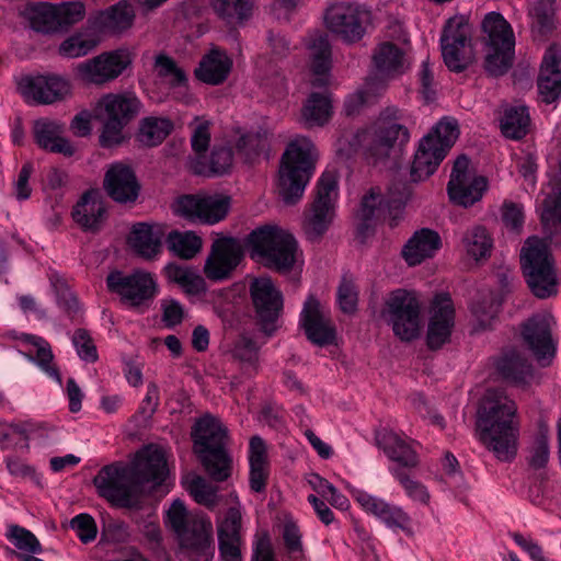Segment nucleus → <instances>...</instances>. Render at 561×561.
Listing matches in <instances>:
<instances>
[{
	"mask_svg": "<svg viewBox=\"0 0 561 561\" xmlns=\"http://www.w3.org/2000/svg\"><path fill=\"white\" fill-rule=\"evenodd\" d=\"M140 105V101L133 93H110L101 99L103 129L100 145L103 148H111L123 141V129L138 115Z\"/></svg>",
	"mask_w": 561,
	"mask_h": 561,
	"instance_id": "9",
	"label": "nucleus"
},
{
	"mask_svg": "<svg viewBox=\"0 0 561 561\" xmlns=\"http://www.w3.org/2000/svg\"><path fill=\"white\" fill-rule=\"evenodd\" d=\"M241 512L237 506L230 507L218 524V539H241Z\"/></svg>",
	"mask_w": 561,
	"mask_h": 561,
	"instance_id": "64",
	"label": "nucleus"
},
{
	"mask_svg": "<svg viewBox=\"0 0 561 561\" xmlns=\"http://www.w3.org/2000/svg\"><path fill=\"white\" fill-rule=\"evenodd\" d=\"M165 524L176 534L188 561H210L214 557L211 524L202 517L190 516L180 499L167 511Z\"/></svg>",
	"mask_w": 561,
	"mask_h": 561,
	"instance_id": "4",
	"label": "nucleus"
},
{
	"mask_svg": "<svg viewBox=\"0 0 561 561\" xmlns=\"http://www.w3.org/2000/svg\"><path fill=\"white\" fill-rule=\"evenodd\" d=\"M367 12L356 3L339 2L331 5L325 14V22L329 30L345 42L354 43L365 34L363 26Z\"/></svg>",
	"mask_w": 561,
	"mask_h": 561,
	"instance_id": "21",
	"label": "nucleus"
},
{
	"mask_svg": "<svg viewBox=\"0 0 561 561\" xmlns=\"http://www.w3.org/2000/svg\"><path fill=\"white\" fill-rule=\"evenodd\" d=\"M382 317L401 341L410 342L420 335L421 302L414 291L392 290L386 298Z\"/></svg>",
	"mask_w": 561,
	"mask_h": 561,
	"instance_id": "10",
	"label": "nucleus"
},
{
	"mask_svg": "<svg viewBox=\"0 0 561 561\" xmlns=\"http://www.w3.org/2000/svg\"><path fill=\"white\" fill-rule=\"evenodd\" d=\"M249 289L256 323L266 335H272L283 311V295L267 276L253 278Z\"/></svg>",
	"mask_w": 561,
	"mask_h": 561,
	"instance_id": "14",
	"label": "nucleus"
},
{
	"mask_svg": "<svg viewBox=\"0 0 561 561\" xmlns=\"http://www.w3.org/2000/svg\"><path fill=\"white\" fill-rule=\"evenodd\" d=\"M233 153L228 147H215L209 162L204 157H198L192 163V171L197 175L213 176L225 174L232 165Z\"/></svg>",
	"mask_w": 561,
	"mask_h": 561,
	"instance_id": "46",
	"label": "nucleus"
},
{
	"mask_svg": "<svg viewBox=\"0 0 561 561\" xmlns=\"http://www.w3.org/2000/svg\"><path fill=\"white\" fill-rule=\"evenodd\" d=\"M167 460L158 448L146 447L130 465L114 462L101 468L93 478L100 496L117 507H137L145 485H161L167 477Z\"/></svg>",
	"mask_w": 561,
	"mask_h": 561,
	"instance_id": "1",
	"label": "nucleus"
},
{
	"mask_svg": "<svg viewBox=\"0 0 561 561\" xmlns=\"http://www.w3.org/2000/svg\"><path fill=\"white\" fill-rule=\"evenodd\" d=\"M215 14L227 24L241 23L252 13V0H208Z\"/></svg>",
	"mask_w": 561,
	"mask_h": 561,
	"instance_id": "48",
	"label": "nucleus"
},
{
	"mask_svg": "<svg viewBox=\"0 0 561 561\" xmlns=\"http://www.w3.org/2000/svg\"><path fill=\"white\" fill-rule=\"evenodd\" d=\"M20 340L36 348V354L22 353L30 362L35 363L45 374L61 383V376L58 368L51 365L54 354L49 343L37 335L22 334Z\"/></svg>",
	"mask_w": 561,
	"mask_h": 561,
	"instance_id": "44",
	"label": "nucleus"
},
{
	"mask_svg": "<svg viewBox=\"0 0 561 561\" xmlns=\"http://www.w3.org/2000/svg\"><path fill=\"white\" fill-rule=\"evenodd\" d=\"M386 455L402 468H414L419 465V456L412 442L394 432H387L379 440Z\"/></svg>",
	"mask_w": 561,
	"mask_h": 561,
	"instance_id": "39",
	"label": "nucleus"
},
{
	"mask_svg": "<svg viewBox=\"0 0 561 561\" xmlns=\"http://www.w3.org/2000/svg\"><path fill=\"white\" fill-rule=\"evenodd\" d=\"M24 15L30 21L32 28L37 32L55 33L59 31L56 4L47 2L28 3L24 9Z\"/></svg>",
	"mask_w": 561,
	"mask_h": 561,
	"instance_id": "45",
	"label": "nucleus"
},
{
	"mask_svg": "<svg viewBox=\"0 0 561 561\" xmlns=\"http://www.w3.org/2000/svg\"><path fill=\"white\" fill-rule=\"evenodd\" d=\"M459 136L454 119H442L425 135L419 145L411 167L412 181L419 182L432 175Z\"/></svg>",
	"mask_w": 561,
	"mask_h": 561,
	"instance_id": "8",
	"label": "nucleus"
},
{
	"mask_svg": "<svg viewBox=\"0 0 561 561\" xmlns=\"http://www.w3.org/2000/svg\"><path fill=\"white\" fill-rule=\"evenodd\" d=\"M554 318L548 312L537 313L522 325L524 344L538 364L549 366L556 355L557 340L552 335Z\"/></svg>",
	"mask_w": 561,
	"mask_h": 561,
	"instance_id": "15",
	"label": "nucleus"
},
{
	"mask_svg": "<svg viewBox=\"0 0 561 561\" xmlns=\"http://www.w3.org/2000/svg\"><path fill=\"white\" fill-rule=\"evenodd\" d=\"M242 257L240 243L233 238H220L214 241L206 260L204 273L210 280H222L229 277Z\"/></svg>",
	"mask_w": 561,
	"mask_h": 561,
	"instance_id": "25",
	"label": "nucleus"
},
{
	"mask_svg": "<svg viewBox=\"0 0 561 561\" xmlns=\"http://www.w3.org/2000/svg\"><path fill=\"white\" fill-rule=\"evenodd\" d=\"M104 188L115 202L130 203L138 197L140 186L129 167L116 163L105 174Z\"/></svg>",
	"mask_w": 561,
	"mask_h": 561,
	"instance_id": "28",
	"label": "nucleus"
},
{
	"mask_svg": "<svg viewBox=\"0 0 561 561\" xmlns=\"http://www.w3.org/2000/svg\"><path fill=\"white\" fill-rule=\"evenodd\" d=\"M236 147L247 162H253L263 151L265 138L259 133H248L238 139Z\"/></svg>",
	"mask_w": 561,
	"mask_h": 561,
	"instance_id": "61",
	"label": "nucleus"
},
{
	"mask_svg": "<svg viewBox=\"0 0 561 561\" xmlns=\"http://www.w3.org/2000/svg\"><path fill=\"white\" fill-rule=\"evenodd\" d=\"M33 131L39 148L66 157H71L75 153L73 146L64 137L65 126L62 124L42 118L34 123Z\"/></svg>",
	"mask_w": 561,
	"mask_h": 561,
	"instance_id": "31",
	"label": "nucleus"
},
{
	"mask_svg": "<svg viewBox=\"0 0 561 561\" xmlns=\"http://www.w3.org/2000/svg\"><path fill=\"white\" fill-rule=\"evenodd\" d=\"M313 87H327L330 82V70L332 66L331 45L327 35L314 36L309 45Z\"/></svg>",
	"mask_w": 561,
	"mask_h": 561,
	"instance_id": "36",
	"label": "nucleus"
},
{
	"mask_svg": "<svg viewBox=\"0 0 561 561\" xmlns=\"http://www.w3.org/2000/svg\"><path fill=\"white\" fill-rule=\"evenodd\" d=\"M186 491L193 496L195 502L214 510L219 503L218 489L208 483L201 476H193L183 480Z\"/></svg>",
	"mask_w": 561,
	"mask_h": 561,
	"instance_id": "53",
	"label": "nucleus"
},
{
	"mask_svg": "<svg viewBox=\"0 0 561 561\" xmlns=\"http://www.w3.org/2000/svg\"><path fill=\"white\" fill-rule=\"evenodd\" d=\"M541 221L545 226H561V162L558 176L551 184V192L542 202Z\"/></svg>",
	"mask_w": 561,
	"mask_h": 561,
	"instance_id": "54",
	"label": "nucleus"
},
{
	"mask_svg": "<svg viewBox=\"0 0 561 561\" xmlns=\"http://www.w3.org/2000/svg\"><path fill=\"white\" fill-rule=\"evenodd\" d=\"M251 257L277 272H288L297 260L298 243L294 236L274 226L253 230L248 237Z\"/></svg>",
	"mask_w": 561,
	"mask_h": 561,
	"instance_id": "6",
	"label": "nucleus"
},
{
	"mask_svg": "<svg viewBox=\"0 0 561 561\" xmlns=\"http://www.w3.org/2000/svg\"><path fill=\"white\" fill-rule=\"evenodd\" d=\"M105 214L103 202L93 192H87L73 207V220L85 230L99 229Z\"/></svg>",
	"mask_w": 561,
	"mask_h": 561,
	"instance_id": "40",
	"label": "nucleus"
},
{
	"mask_svg": "<svg viewBox=\"0 0 561 561\" xmlns=\"http://www.w3.org/2000/svg\"><path fill=\"white\" fill-rule=\"evenodd\" d=\"M167 243L170 251L184 260L193 259L202 249V239L193 231H171Z\"/></svg>",
	"mask_w": 561,
	"mask_h": 561,
	"instance_id": "50",
	"label": "nucleus"
},
{
	"mask_svg": "<svg viewBox=\"0 0 561 561\" xmlns=\"http://www.w3.org/2000/svg\"><path fill=\"white\" fill-rule=\"evenodd\" d=\"M516 403L500 388L486 390L478 411L479 440L501 461L512 460L517 451Z\"/></svg>",
	"mask_w": 561,
	"mask_h": 561,
	"instance_id": "2",
	"label": "nucleus"
},
{
	"mask_svg": "<svg viewBox=\"0 0 561 561\" xmlns=\"http://www.w3.org/2000/svg\"><path fill=\"white\" fill-rule=\"evenodd\" d=\"M430 321L427 327V346L438 350L450 339L455 325V307L447 293L434 296L431 302Z\"/></svg>",
	"mask_w": 561,
	"mask_h": 561,
	"instance_id": "22",
	"label": "nucleus"
},
{
	"mask_svg": "<svg viewBox=\"0 0 561 561\" xmlns=\"http://www.w3.org/2000/svg\"><path fill=\"white\" fill-rule=\"evenodd\" d=\"M161 242V229L146 222L134 225L128 237L129 245L146 260H151L160 253Z\"/></svg>",
	"mask_w": 561,
	"mask_h": 561,
	"instance_id": "37",
	"label": "nucleus"
},
{
	"mask_svg": "<svg viewBox=\"0 0 561 561\" xmlns=\"http://www.w3.org/2000/svg\"><path fill=\"white\" fill-rule=\"evenodd\" d=\"M520 267L531 294L547 299L558 294V275L548 243L529 237L520 250Z\"/></svg>",
	"mask_w": 561,
	"mask_h": 561,
	"instance_id": "5",
	"label": "nucleus"
},
{
	"mask_svg": "<svg viewBox=\"0 0 561 561\" xmlns=\"http://www.w3.org/2000/svg\"><path fill=\"white\" fill-rule=\"evenodd\" d=\"M371 58L376 75L385 80L398 78L410 68L403 49L391 42L378 44Z\"/></svg>",
	"mask_w": 561,
	"mask_h": 561,
	"instance_id": "29",
	"label": "nucleus"
},
{
	"mask_svg": "<svg viewBox=\"0 0 561 561\" xmlns=\"http://www.w3.org/2000/svg\"><path fill=\"white\" fill-rule=\"evenodd\" d=\"M496 371L506 381L524 387L533 379V368L516 350L505 351L496 362Z\"/></svg>",
	"mask_w": 561,
	"mask_h": 561,
	"instance_id": "35",
	"label": "nucleus"
},
{
	"mask_svg": "<svg viewBox=\"0 0 561 561\" xmlns=\"http://www.w3.org/2000/svg\"><path fill=\"white\" fill-rule=\"evenodd\" d=\"M282 537L286 551L287 561H304L305 548L302 533L293 519H286L283 525Z\"/></svg>",
	"mask_w": 561,
	"mask_h": 561,
	"instance_id": "55",
	"label": "nucleus"
},
{
	"mask_svg": "<svg viewBox=\"0 0 561 561\" xmlns=\"http://www.w3.org/2000/svg\"><path fill=\"white\" fill-rule=\"evenodd\" d=\"M440 247L439 234L432 229L422 228L408 240L402 249V256L410 266H415L433 257Z\"/></svg>",
	"mask_w": 561,
	"mask_h": 561,
	"instance_id": "33",
	"label": "nucleus"
},
{
	"mask_svg": "<svg viewBox=\"0 0 561 561\" xmlns=\"http://www.w3.org/2000/svg\"><path fill=\"white\" fill-rule=\"evenodd\" d=\"M317 159V149L309 138L296 137L288 144L278 171V193L285 204L300 201L314 173Z\"/></svg>",
	"mask_w": 561,
	"mask_h": 561,
	"instance_id": "3",
	"label": "nucleus"
},
{
	"mask_svg": "<svg viewBox=\"0 0 561 561\" xmlns=\"http://www.w3.org/2000/svg\"><path fill=\"white\" fill-rule=\"evenodd\" d=\"M471 26L461 18H451L447 21L440 37V46L444 62L450 71L461 72L471 64Z\"/></svg>",
	"mask_w": 561,
	"mask_h": 561,
	"instance_id": "13",
	"label": "nucleus"
},
{
	"mask_svg": "<svg viewBox=\"0 0 561 561\" xmlns=\"http://www.w3.org/2000/svg\"><path fill=\"white\" fill-rule=\"evenodd\" d=\"M463 247L472 259L480 261L491 254L493 241L483 227H473L468 230L462 238Z\"/></svg>",
	"mask_w": 561,
	"mask_h": 561,
	"instance_id": "51",
	"label": "nucleus"
},
{
	"mask_svg": "<svg viewBox=\"0 0 561 561\" xmlns=\"http://www.w3.org/2000/svg\"><path fill=\"white\" fill-rule=\"evenodd\" d=\"M192 130L191 145L194 152L197 154H204L210 144V126L209 121L195 117L194 122L190 125Z\"/></svg>",
	"mask_w": 561,
	"mask_h": 561,
	"instance_id": "63",
	"label": "nucleus"
},
{
	"mask_svg": "<svg viewBox=\"0 0 561 561\" xmlns=\"http://www.w3.org/2000/svg\"><path fill=\"white\" fill-rule=\"evenodd\" d=\"M353 495L366 513L374 515L387 527L401 529L407 535L413 534L412 519L401 506L391 504L365 491H356Z\"/></svg>",
	"mask_w": 561,
	"mask_h": 561,
	"instance_id": "26",
	"label": "nucleus"
},
{
	"mask_svg": "<svg viewBox=\"0 0 561 561\" xmlns=\"http://www.w3.org/2000/svg\"><path fill=\"white\" fill-rule=\"evenodd\" d=\"M230 208V197L184 195L176 202V213L193 222L214 225L222 220Z\"/></svg>",
	"mask_w": 561,
	"mask_h": 561,
	"instance_id": "19",
	"label": "nucleus"
},
{
	"mask_svg": "<svg viewBox=\"0 0 561 561\" xmlns=\"http://www.w3.org/2000/svg\"><path fill=\"white\" fill-rule=\"evenodd\" d=\"M130 64V53L127 49H116L79 64L77 71L82 80L103 84L119 77Z\"/></svg>",
	"mask_w": 561,
	"mask_h": 561,
	"instance_id": "20",
	"label": "nucleus"
},
{
	"mask_svg": "<svg viewBox=\"0 0 561 561\" xmlns=\"http://www.w3.org/2000/svg\"><path fill=\"white\" fill-rule=\"evenodd\" d=\"M501 307V300L492 291L480 294L479 298L471 305V313L478 322L479 328L486 329L495 320Z\"/></svg>",
	"mask_w": 561,
	"mask_h": 561,
	"instance_id": "52",
	"label": "nucleus"
},
{
	"mask_svg": "<svg viewBox=\"0 0 561 561\" xmlns=\"http://www.w3.org/2000/svg\"><path fill=\"white\" fill-rule=\"evenodd\" d=\"M332 115V105L327 94L312 92L301 108V118L307 127L323 126Z\"/></svg>",
	"mask_w": 561,
	"mask_h": 561,
	"instance_id": "47",
	"label": "nucleus"
},
{
	"mask_svg": "<svg viewBox=\"0 0 561 561\" xmlns=\"http://www.w3.org/2000/svg\"><path fill=\"white\" fill-rule=\"evenodd\" d=\"M336 299L342 312L351 314L356 311L358 288L352 278L343 276L337 287Z\"/></svg>",
	"mask_w": 561,
	"mask_h": 561,
	"instance_id": "60",
	"label": "nucleus"
},
{
	"mask_svg": "<svg viewBox=\"0 0 561 561\" xmlns=\"http://www.w3.org/2000/svg\"><path fill=\"white\" fill-rule=\"evenodd\" d=\"M173 130V123L167 117L150 116L141 121L138 140L147 146L160 145Z\"/></svg>",
	"mask_w": 561,
	"mask_h": 561,
	"instance_id": "49",
	"label": "nucleus"
},
{
	"mask_svg": "<svg viewBox=\"0 0 561 561\" xmlns=\"http://www.w3.org/2000/svg\"><path fill=\"white\" fill-rule=\"evenodd\" d=\"M339 195L337 175L324 171L316 186V197L305 214L302 229L308 240L318 241L327 232L334 218V207Z\"/></svg>",
	"mask_w": 561,
	"mask_h": 561,
	"instance_id": "11",
	"label": "nucleus"
},
{
	"mask_svg": "<svg viewBox=\"0 0 561 561\" xmlns=\"http://www.w3.org/2000/svg\"><path fill=\"white\" fill-rule=\"evenodd\" d=\"M135 10L131 4L121 1L90 18L91 26L99 32L122 33L131 27Z\"/></svg>",
	"mask_w": 561,
	"mask_h": 561,
	"instance_id": "32",
	"label": "nucleus"
},
{
	"mask_svg": "<svg viewBox=\"0 0 561 561\" xmlns=\"http://www.w3.org/2000/svg\"><path fill=\"white\" fill-rule=\"evenodd\" d=\"M391 473L404 489L408 497L423 505L428 504L431 496L424 484L417 480L412 479L403 469L399 467L391 469Z\"/></svg>",
	"mask_w": 561,
	"mask_h": 561,
	"instance_id": "59",
	"label": "nucleus"
},
{
	"mask_svg": "<svg viewBox=\"0 0 561 561\" xmlns=\"http://www.w3.org/2000/svg\"><path fill=\"white\" fill-rule=\"evenodd\" d=\"M191 436L194 443V453L198 455L216 448H225L228 433L219 419L207 414L196 421Z\"/></svg>",
	"mask_w": 561,
	"mask_h": 561,
	"instance_id": "27",
	"label": "nucleus"
},
{
	"mask_svg": "<svg viewBox=\"0 0 561 561\" xmlns=\"http://www.w3.org/2000/svg\"><path fill=\"white\" fill-rule=\"evenodd\" d=\"M470 161L466 156L458 157L450 173L447 192L453 203L469 207L482 198L488 188L484 176L469 171Z\"/></svg>",
	"mask_w": 561,
	"mask_h": 561,
	"instance_id": "18",
	"label": "nucleus"
},
{
	"mask_svg": "<svg viewBox=\"0 0 561 561\" xmlns=\"http://www.w3.org/2000/svg\"><path fill=\"white\" fill-rule=\"evenodd\" d=\"M530 117L528 108L523 105H505L499 118L502 135L512 140L524 138L529 130Z\"/></svg>",
	"mask_w": 561,
	"mask_h": 561,
	"instance_id": "38",
	"label": "nucleus"
},
{
	"mask_svg": "<svg viewBox=\"0 0 561 561\" xmlns=\"http://www.w3.org/2000/svg\"><path fill=\"white\" fill-rule=\"evenodd\" d=\"M154 69L158 76L160 78L168 79L172 87L184 85L187 81L185 71L165 54H159L156 56Z\"/></svg>",
	"mask_w": 561,
	"mask_h": 561,
	"instance_id": "57",
	"label": "nucleus"
},
{
	"mask_svg": "<svg viewBox=\"0 0 561 561\" xmlns=\"http://www.w3.org/2000/svg\"><path fill=\"white\" fill-rule=\"evenodd\" d=\"M231 68V58L225 50L215 47L203 56L195 69V77L204 83L218 85L228 78Z\"/></svg>",
	"mask_w": 561,
	"mask_h": 561,
	"instance_id": "34",
	"label": "nucleus"
},
{
	"mask_svg": "<svg viewBox=\"0 0 561 561\" xmlns=\"http://www.w3.org/2000/svg\"><path fill=\"white\" fill-rule=\"evenodd\" d=\"M409 140L407 127L396 122L379 121L366 133V154L374 163L386 159L397 141L400 144Z\"/></svg>",
	"mask_w": 561,
	"mask_h": 561,
	"instance_id": "24",
	"label": "nucleus"
},
{
	"mask_svg": "<svg viewBox=\"0 0 561 561\" xmlns=\"http://www.w3.org/2000/svg\"><path fill=\"white\" fill-rule=\"evenodd\" d=\"M107 288L133 307L145 305L157 295V283L152 274L137 270L130 274L112 272L106 277Z\"/></svg>",
	"mask_w": 561,
	"mask_h": 561,
	"instance_id": "16",
	"label": "nucleus"
},
{
	"mask_svg": "<svg viewBox=\"0 0 561 561\" xmlns=\"http://www.w3.org/2000/svg\"><path fill=\"white\" fill-rule=\"evenodd\" d=\"M537 87L542 102L547 104L556 102L561 95V57L552 48L543 55Z\"/></svg>",
	"mask_w": 561,
	"mask_h": 561,
	"instance_id": "30",
	"label": "nucleus"
},
{
	"mask_svg": "<svg viewBox=\"0 0 561 561\" xmlns=\"http://www.w3.org/2000/svg\"><path fill=\"white\" fill-rule=\"evenodd\" d=\"M529 16L534 37L546 39L557 27L554 0H535Z\"/></svg>",
	"mask_w": 561,
	"mask_h": 561,
	"instance_id": "42",
	"label": "nucleus"
},
{
	"mask_svg": "<svg viewBox=\"0 0 561 561\" xmlns=\"http://www.w3.org/2000/svg\"><path fill=\"white\" fill-rule=\"evenodd\" d=\"M300 323L307 339L313 344L323 346L334 342L335 328L330 313L313 295H310L304 304Z\"/></svg>",
	"mask_w": 561,
	"mask_h": 561,
	"instance_id": "23",
	"label": "nucleus"
},
{
	"mask_svg": "<svg viewBox=\"0 0 561 561\" xmlns=\"http://www.w3.org/2000/svg\"><path fill=\"white\" fill-rule=\"evenodd\" d=\"M8 540L13 543V546L27 553H41L42 545L38 539L35 537L33 533L28 529L21 527L19 525H10L8 527V531L5 534Z\"/></svg>",
	"mask_w": 561,
	"mask_h": 561,
	"instance_id": "58",
	"label": "nucleus"
},
{
	"mask_svg": "<svg viewBox=\"0 0 561 561\" xmlns=\"http://www.w3.org/2000/svg\"><path fill=\"white\" fill-rule=\"evenodd\" d=\"M485 49L484 68L493 77L503 76L513 65L515 37L501 13L489 12L481 23Z\"/></svg>",
	"mask_w": 561,
	"mask_h": 561,
	"instance_id": "7",
	"label": "nucleus"
},
{
	"mask_svg": "<svg viewBox=\"0 0 561 561\" xmlns=\"http://www.w3.org/2000/svg\"><path fill=\"white\" fill-rule=\"evenodd\" d=\"M411 195L410 186L402 181L393 182L383 195L379 187H373L362 198L358 218L360 222L357 226V232L366 237L373 226L386 215H392L398 211L407 203Z\"/></svg>",
	"mask_w": 561,
	"mask_h": 561,
	"instance_id": "12",
	"label": "nucleus"
},
{
	"mask_svg": "<svg viewBox=\"0 0 561 561\" xmlns=\"http://www.w3.org/2000/svg\"><path fill=\"white\" fill-rule=\"evenodd\" d=\"M99 41L92 34L76 33L65 39L59 46V54L67 58H78L93 50Z\"/></svg>",
	"mask_w": 561,
	"mask_h": 561,
	"instance_id": "56",
	"label": "nucleus"
},
{
	"mask_svg": "<svg viewBox=\"0 0 561 561\" xmlns=\"http://www.w3.org/2000/svg\"><path fill=\"white\" fill-rule=\"evenodd\" d=\"M59 31L80 22L85 15V7L81 1L61 2L56 4Z\"/></svg>",
	"mask_w": 561,
	"mask_h": 561,
	"instance_id": "62",
	"label": "nucleus"
},
{
	"mask_svg": "<svg viewBox=\"0 0 561 561\" xmlns=\"http://www.w3.org/2000/svg\"><path fill=\"white\" fill-rule=\"evenodd\" d=\"M249 461L250 488L253 492L261 493L265 490L268 472L266 446L260 436L250 439Z\"/></svg>",
	"mask_w": 561,
	"mask_h": 561,
	"instance_id": "41",
	"label": "nucleus"
},
{
	"mask_svg": "<svg viewBox=\"0 0 561 561\" xmlns=\"http://www.w3.org/2000/svg\"><path fill=\"white\" fill-rule=\"evenodd\" d=\"M208 477L215 482L227 481L233 469V460L227 448L213 449L196 455Z\"/></svg>",
	"mask_w": 561,
	"mask_h": 561,
	"instance_id": "43",
	"label": "nucleus"
},
{
	"mask_svg": "<svg viewBox=\"0 0 561 561\" xmlns=\"http://www.w3.org/2000/svg\"><path fill=\"white\" fill-rule=\"evenodd\" d=\"M18 91L28 104L47 105L64 100L70 93V84L54 73L26 75L18 81Z\"/></svg>",
	"mask_w": 561,
	"mask_h": 561,
	"instance_id": "17",
	"label": "nucleus"
}]
</instances>
